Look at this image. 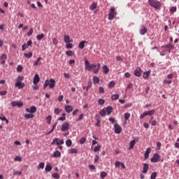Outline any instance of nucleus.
<instances>
[{
	"label": "nucleus",
	"instance_id": "f257e3e1",
	"mask_svg": "<svg viewBox=\"0 0 179 179\" xmlns=\"http://www.w3.org/2000/svg\"><path fill=\"white\" fill-rule=\"evenodd\" d=\"M148 4L157 10H160L162 8V3L157 0H148Z\"/></svg>",
	"mask_w": 179,
	"mask_h": 179
},
{
	"label": "nucleus",
	"instance_id": "f03ea898",
	"mask_svg": "<svg viewBox=\"0 0 179 179\" xmlns=\"http://www.w3.org/2000/svg\"><path fill=\"white\" fill-rule=\"evenodd\" d=\"M48 86L50 89H54L55 87V80L53 78H50V80H46L43 85V89H46Z\"/></svg>",
	"mask_w": 179,
	"mask_h": 179
},
{
	"label": "nucleus",
	"instance_id": "7ed1b4c3",
	"mask_svg": "<svg viewBox=\"0 0 179 179\" xmlns=\"http://www.w3.org/2000/svg\"><path fill=\"white\" fill-rule=\"evenodd\" d=\"M117 16V13H115V8L112 7L110 10V13L108 14V20H113L114 17Z\"/></svg>",
	"mask_w": 179,
	"mask_h": 179
},
{
	"label": "nucleus",
	"instance_id": "20e7f679",
	"mask_svg": "<svg viewBox=\"0 0 179 179\" xmlns=\"http://www.w3.org/2000/svg\"><path fill=\"white\" fill-rule=\"evenodd\" d=\"M64 139H60L58 138H55L52 142L51 143V145H57V146H59V145H64Z\"/></svg>",
	"mask_w": 179,
	"mask_h": 179
},
{
	"label": "nucleus",
	"instance_id": "39448f33",
	"mask_svg": "<svg viewBox=\"0 0 179 179\" xmlns=\"http://www.w3.org/2000/svg\"><path fill=\"white\" fill-rule=\"evenodd\" d=\"M160 155L155 153L153 155V157L151 158L152 163H157L160 162Z\"/></svg>",
	"mask_w": 179,
	"mask_h": 179
},
{
	"label": "nucleus",
	"instance_id": "423d86ee",
	"mask_svg": "<svg viewBox=\"0 0 179 179\" xmlns=\"http://www.w3.org/2000/svg\"><path fill=\"white\" fill-rule=\"evenodd\" d=\"M92 69L94 72V73H98L100 69V64H92Z\"/></svg>",
	"mask_w": 179,
	"mask_h": 179
},
{
	"label": "nucleus",
	"instance_id": "0eeeda50",
	"mask_svg": "<svg viewBox=\"0 0 179 179\" xmlns=\"http://www.w3.org/2000/svg\"><path fill=\"white\" fill-rule=\"evenodd\" d=\"M70 127H71V124H69V123L64 122L62 125L61 131L62 132H65V131H69Z\"/></svg>",
	"mask_w": 179,
	"mask_h": 179
},
{
	"label": "nucleus",
	"instance_id": "6e6552de",
	"mask_svg": "<svg viewBox=\"0 0 179 179\" xmlns=\"http://www.w3.org/2000/svg\"><path fill=\"white\" fill-rule=\"evenodd\" d=\"M162 48H167L168 52H171V50H174V45L170 43L162 46Z\"/></svg>",
	"mask_w": 179,
	"mask_h": 179
},
{
	"label": "nucleus",
	"instance_id": "1a4fd4ad",
	"mask_svg": "<svg viewBox=\"0 0 179 179\" xmlns=\"http://www.w3.org/2000/svg\"><path fill=\"white\" fill-rule=\"evenodd\" d=\"M11 106L13 107H23V102L13 101L11 102Z\"/></svg>",
	"mask_w": 179,
	"mask_h": 179
},
{
	"label": "nucleus",
	"instance_id": "9d476101",
	"mask_svg": "<svg viewBox=\"0 0 179 179\" xmlns=\"http://www.w3.org/2000/svg\"><path fill=\"white\" fill-rule=\"evenodd\" d=\"M85 69H87V71H91L92 70V64H90V63L89 62V60H87V59H85Z\"/></svg>",
	"mask_w": 179,
	"mask_h": 179
},
{
	"label": "nucleus",
	"instance_id": "9b49d317",
	"mask_svg": "<svg viewBox=\"0 0 179 179\" xmlns=\"http://www.w3.org/2000/svg\"><path fill=\"white\" fill-rule=\"evenodd\" d=\"M121 131H122V128L118 124H115V134H121Z\"/></svg>",
	"mask_w": 179,
	"mask_h": 179
},
{
	"label": "nucleus",
	"instance_id": "f8f14e48",
	"mask_svg": "<svg viewBox=\"0 0 179 179\" xmlns=\"http://www.w3.org/2000/svg\"><path fill=\"white\" fill-rule=\"evenodd\" d=\"M145 33H148V29L145 27V25H142L140 29V34H141V36H145Z\"/></svg>",
	"mask_w": 179,
	"mask_h": 179
},
{
	"label": "nucleus",
	"instance_id": "ddd939ff",
	"mask_svg": "<svg viewBox=\"0 0 179 179\" xmlns=\"http://www.w3.org/2000/svg\"><path fill=\"white\" fill-rule=\"evenodd\" d=\"M15 86V87H18V89H23L25 85L24 83H22V81H17Z\"/></svg>",
	"mask_w": 179,
	"mask_h": 179
},
{
	"label": "nucleus",
	"instance_id": "4468645a",
	"mask_svg": "<svg viewBox=\"0 0 179 179\" xmlns=\"http://www.w3.org/2000/svg\"><path fill=\"white\" fill-rule=\"evenodd\" d=\"M141 72H142V69L140 67H137L134 71L135 76H137L138 78L141 77Z\"/></svg>",
	"mask_w": 179,
	"mask_h": 179
},
{
	"label": "nucleus",
	"instance_id": "2eb2a0df",
	"mask_svg": "<svg viewBox=\"0 0 179 179\" xmlns=\"http://www.w3.org/2000/svg\"><path fill=\"white\" fill-rule=\"evenodd\" d=\"M151 152H152V148H147V150L144 154V157L145 159H149V155L150 154Z\"/></svg>",
	"mask_w": 179,
	"mask_h": 179
},
{
	"label": "nucleus",
	"instance_id": "dca6fc26",
	"mask_svg": "<svg viewBox=\"0 0 179 179\" xmlns=\"http://www.w3.org/2000/svg\"><path fill=\"white\" fill-rule=\"evenodd\" d=\"M38 82H40V76H38V74H36L34 78L33 83H34V85H37V83H38Z\"/></svg>",
	"mask_w": 179,
	"mask_h": 179
},
{
	"label": "nucleus",
	"instance_id": "f3484780",
	"mask_svg": "<svg viewBox=\"0 0 179 179\" xmlns=\"http://www.w3.org/2000/svg\"><path fill=\"white\" fill-rule=\"evenodd\" d=\"M148 170H149V164H143V168L142 173H143V174H146V173H148Z\"/></svg>",
	"mask_w": 179,
	"mask_h": 179
},
{
	"label": "nucleus",
	"instance_id": "a211bd4d",
	"mask_svg": "<svg viewBox=\"0 0 179 179\" xmlns=\"http://www.w3.org/2000/svg\"><path fill=\"white\" fill-rule=\"evenodd\" d=\"M64 41L66 43H72V41H73V40L71 39V38L68 35H64Z\"/></svg>",
	"mask_w": 179,
	"mask_h": 179
},
{
	"label": "nucleus",
	"instance_id": "6ab92c4d",
	"mask_svg": "<svg viewBox=\"0 0 179 179\" xmlns=\"http://www.w3.org/2000/svg\"><path fill=\"white\" fill-rule=\"evenodd\" d=\"M72 110H73V108L71 106H65V111L66 113H68L69 114L70 113H72Z\"/></svg>",
	"mask_w": 179,
	"mask_h": 179
},
{
	"label": "nucleus",
	"instance_id": "aec40b11",
	"mask_svg": "<svg viewBox=\"0 0 179 179\" xmlns=\"http://www.w3.org/2000/svg\"><path fill=\"white\" fill-rule=\"evenodd\" d=\"M102 69H103V73H104V75H107V73H108V72H110V69H108V66H107L106 65L102 66Z\"/></svg>",
	"mask_w": 179,
	"mask_h": 179
},
{
	"label": "nucleus",
	"instance_id": "412c9836",
	"mask_svg": "<svg viewBox=\"0 0 179 179\" xmlns=\"http://www.w3.org/2000/svg\"><path fill=\"white\" fill-rule=\"evenodd\" d=\"M87 41H82L78 45V48H80V50H83V48H85V44H87Z\"/></svg>",
	"mask_w": 179,
	"mask_h": 179
},
{
	"label": "nucleus",
	"instance_id": "4be33fe9",
	"mask_svg": "<svg viewBox=\"0 0 179 179\" xmlns=\"http://www.w3.org/2000/svg\"><path fill=\"white\" fill-rule=\"evenodd\" d=\"M105 110L108 115H110V114L113 113V107L111 106H108L106 108H105Z\"/></svg>",
	"mask_w": 179,
	"mask_h": 179
},
{
	"label": "nucleus",
	"instance_id": "5701e85b",
	"mask_svg": "<svg viewBox=\"0 0 179 179\" xmlns=\"http://www.w3.org/2000/svg\"><path fill=\"white\" fill-rule=\"evenodd\" d=\"M136 145V141L134 140L131 141L129 143V149L131 150V149H134V147Z\"/></svg>",
	"mask_w": 179,
	"mask_h": 179
},
{
	"label": "nucleus",
	"instance_id": "b1692460",
	"mask_svg": "<svg viewBox=\"0 0 179 179\" xmlns=\"http://www.w3.org/2000/svg\"><path fill=\"white\" fill-rule=\"evenodd\" d=\"M52 157H61V152L56 150L52 155Z\"/></svg>",
	"mask_w": 179,
	"mask_h": 179
},
{
	"label": "nucleus",
	"instance_id": "393cba45",
	"mask_svg": "<svg viewBox=\"0 0 179 179\" xmlns=\"http://www.w3.org/2000/svg\"><path fill=\"white\" fill-rule=\"evenodd\" d=\"M24 118H26V120H30V118H34V115L33 113L25 114Z\"/></svg>",
	"mask_w": 179,
	"mask_h": 179
},
{
	"label": "nucleus",
	"instance_id": "a878e982",
	"mask_svg": "<svg viewBox=\"0 0 179 179\" xmlns=\"http://www.w3.org/2000/svg\"><path fill=\"white\" fill-rule=\"evenodd\" d=\"M96 8H97V3L96 2L92 3V4L90 6V10H94Z\"/></svg>",
	"mask_w": 179,
	"mask_h": 179
},
{
	"label": "nucleus",
	"instance_id": "bb28decb",
	"mask_svg": "<svg viewBox=\"0 0 179 179\" xmlns=\"http://www.w3.org/2000/svg\"><path fill=\"white\" fill-rule=\"evenodd\" d=\"M99 114L101 117H106V114H107V112L106 111V108L101 110Z\"/></svg>",
	"mask_w": 179,
	"mask_h": 179
},
{
	"label": "nucleus",
	"instance_id": "cd10ccee",
	"mask_svg": "<svg viewBox=\"0 0 179 179\" xmlns=\"http://www.w3.org/2000/svg\"><path fill=\"white\" fill-rule=\"evenodd\" d=\"M145 115L148 116V115H153L155 114V110L152 109L151 110H148V111H145Z\"/></svg>",
	"mask_w": 179,
	"mask_h": 179
},
{
	"label": "nucleus",
	"instance_id": "c85d7f7f",
	"mask_svg": "<svg viewBox=\"0 0 179 179\" xmlns=\"http://www.w3.org/2000/svg\"><path fill=\"white\" fill-rule=\"evenodd\" d=\"M37 111V108H36V106H32L30 108V113L31 114H34V113H36Z\"/></svg>",
	"mask_w": 179,
	"mask_h": 179
},
{
	"label": "nucleus",
	"instance_id": "c756f323",
	"mask_svg": "<svg viewBox=\"0 0 179 179\" xmlns=\"http://www.w3.org/2000/svg\"><path fill=\"white\" fill-rule=\"evenodd\" d=\"M153 118H154L153 116H152L150 120V124L155 127V126L157 125V122H156V120H153Z\"/></svg>",
	"mask_w": 179,
	"mask_h": 179
},
{
	"label": "nucleus",
	"instance_id": "7c9ffc66",
	"mask_svg": "<svg viewBox=\"0 0 179 179\" xmlns=\"http://www.w3.org/2000/svg\"><path fill=\"white\" fill-rule=\"evenodd\" d=\"M99 82H100V78L99 77H97V76H94V78H93V83L94 84H97V83H99Z\"/></svg>",
	"mask_w": 179,
	"mask_h": 179
},
{
	"label": "nucleus",
	"instance_id": "2f4dec72",
	"mask_svg": "<svg viewBox=\"0 0 179 179\" xmlns=\"http://www.w3.org/2000/svg\"><path fill=\"white\" fill-rule=\"evenodd\" d=\"M66 145L68 148H71V146H72V140L71 139L66 140Z\"/></svg>",
	"mask_w": 179,
	"mask_h": 179
},
{
	"label": "nucleus",
	"instance_id": "473e14b6",
	"mask_svg": "<svg viewBox=\"0 0 179 179\" xmlns=\"http://www.w3.org/2000/svg\"><path fill=\"white\" fill-rule=\"evenodd\" d=\"M45 171H51V170H52V167L51 166V165H50V164H48L45 166Z\"/></svg>",
	"mask_w": 179,
	"mask_h": 179
},
{
	"label": "nucleus",
	"instance_id": "72a5a7b5",
	"mask_svg": "<svg viewBox=\"0 0 179 179\" xmlns=\"http://www.w3.org/2000/svg\"><path fill=\"white\" fill-rule=\"evenodd\" d=\"M45 166V164H44V162H41L39 163L38 166H37L38 170H40V169H41L43 170V169H44V166Z\"/></svg>",
	"mask_w": 179,
	"mask_h": 179
},
{
	"label": "nucleus",
	"instance_id": "f704fd0d",
	"mask_svg": "<svg viewBox=\"0 0 179 179\" xmlns=\"http://www.w3.org/2000/svg\"><path fill=\"white\" fill-rule=\"evenodd\" d=\"M41 59V57L37 58L36 62H34V66H37V65H40L41 64V62H40Z\"/></svg>",
	"mask_w": 179,
	"mask_h": 179
},
{
	"label": "nucleus",
	"instance_id": "c9c22d12",
	"mask_svg": "<svg viewBox=\"0 0 179 179\" xmlns=\"http://www.w3.org/2000/svg\"><path fill=\"white\" fill-rule=\"evenodd\" d=\"M24 55L26 58H31L33 57V52H29V53H24Z\"/></svg>",
	"mask_w": 179,
	"mask_h": 179
},
{
	"label": "nucleus",
	"instance_id": "e433bc0d",
	"mask_svg": "<svg viewBox=\"0 0 179 179\" xmlns=\"http://www.w3.org/2000/svg\"><path fill=\"white\" fill-rule=\"evenodd\" d=\"M149 75H150V71L144 72V73H143L144 79H148V78H149Z\"/></svg>",
	"mask_w": 179,
	"mask_h": 179
},
{
	"label": "nucleus",
	"instance_id": "4c0bfd02",
	"mask_svg": "<svg viewBox=\"0 0 179 179\" xmlns=\"http://www.w3.org/2000/svg\"><path fill=\"white\" fill-rule=\"evenodd\" d=\"M112 100H118L120 99V95L118 94H113L111 96Z\"/></svg>",
	"mask_w": 179,
	"mask_h": 179
},
{
	"label": "nucleus",
	"instance_id": "58836bf2",
	"mask_svg": "<svg viewBox=\"0 0 179 179\" xmlns=\"http://www.w3.org/2000/svg\"><path fill=\"white\" fill-rule=\"evenodd\" d=\"M131 117V113H124V120L125 121H128L129 118Z\"/></svg>",
	"mask_w": 179,
	"mask_h": 179
},
{
	"label": "nucleus",
	"instance_id": "ea45409f",
	"mask_svg": "<svg viewBox=\"0 0 179 179\" xmlns=\"http://www.w3.org/2000/svg\"><path fill=\"white\" fill-rule=\"evenodd\" d=\"M104 103H106V101L103 99H99L98 100V104L99 106H103V104H104Z\"/></svg>",
	"mask_w": 179,
	"mask_h": 179
},
{
	"label": "nucleus",
	"instance_id": "a19ab883",
	"mask_svg": "<svg viewBox=\"0 0 179 179\" xmlns=\"http://www.w3.org/2000/svg\"><path fill=\"white\" fill-rule=\"evenodd\" d=\"M114 86H115V82H114L113 80L110 81L108 84V87L113 88L114 87Z\"/></svg>",
	"mask_w": 179,
	"mask_h": 179
},
{
	"label": "nucleus",
	"instance_id": "79ce46f5",
	"mask_svg": "<svg viewBox=\"0 0 179 179\" xmlns=\"http://www.w3.org/2000/svg\"><path fill=\"white\" fill-rule=\"evenodd\" d=\"M0 120H1V121H6V124H9V120H8L5 116H0Z\"/></svg>",
	"mask_w": 179,
	"mask_h": 179
},
{
	"label": "nucleus",
	"instance_id": "37998d69",
	"mask_svg": "<svg viewBox=\"0 0 179 179\" xmlns=\"http://www.w3.org/2000/svg\"><path fill=\"white\" fill-rule=\"evenodd\" d=\"M66 54L68 55V57H72L73 56V51L72 50L66 51Z\"/></svg>",
	"mask_w": 179,
	"mask_h": 179
},
{
	"label": "nucleus",
	"instance_id": "c03bdc74",
	"mask_svg": "<svg viewBox=\"0 0 179 179\" xmlns=\"http://www.w3.org/2000/svg\"><path fill=\"white\" fill-rule=\"evenodd\" d=\"M36 38L37 40H43L44 38V34L37 35Z\"/></svg>",
	"mask_w": 179,
	"mask_h": 179
},
{
	"label": "nucleus",
	"instance_id": "a18cd8bd",
	"mask_svg": "<svg viewBox=\"0 0 179 179\" xmlns=\"http://www.w3.org/2000/svg\"><path fill=\"white\" fill-rule=\"evenodd\" d=\"M106 177H107V173H106L104 171L101 172V178L102 179H104V178H106Z\"/></svg>",
	"mask_w": 179,
	"mask_h": 179
},
{
	"label": "nucleus",
	"instance_id": "49530a36",
	"mask_svg": "<svg viewBox=\"0 0 179 179\" xmlns=\"http://www.w3.org/2000/svg\"><path fill=\"white\" fill-rule=\"evenodd\" d=\"M90 87H92V84L88 85L87 87H83V90H86V92H88Z\"/></svg>",
	"mask_w": 179,
	"mask_h": 179
},
{
	"label": "nucleus",
	"instance_id": "de8ad7c7",
	"mask_svg": "<svg viewBox=\"0 0 179 179\" xmlns=\"http://www.w3.org/2000/svg\"><path fill=\"white\" fill-rule=\"evenodd\" d=\"M157 176V173L153 172V173L151 174L150 178H151V179H156V176Z\"/></svg>",
	"mask_w": 179,
	"mask_h": 179
},
{
	"label": "nucleus",
	"instance_id": "09e8293b",
	"mask_svg": "<svg viewBox=\"0 0 179 179\" xmlns=\"http://www.w3.org/2000/svg\"><path fill=\"white\" fill-rule=\"evenodd\" d=\"M15 162H22V157L20 156H16V157L14 159Z\"/></svg>",
	"mask_w": 179,
	"mask_h": 179
},
{
	"label": "nucleus",
	"instance_id": "8fccbe9b",
	"mask_svg": "<svg viewBox=\"0 0 179 179\" xmlns=\"http://www.w3.org/2000/svg\"><path fill=\"white\" fill-rule=\"evenodd\" d=\"M73 45H72V43H71V42L66 43V48H73Z\"/></svg>",
	"mask_w": 179,
	"mask_h": 179
},
{
	"label": "nucleus",
	"instance_id": "3c124183",
	"mask_svg": "<svg viewBox=\"0 0 179 179\" xmlns=\"http://www.w3.org/2000/svg\"><path fill=\"white\" fill-rule=\"evenodd\" d=\"M27 48H29V45H27L26 43H24L22 46V51H24Z\"/></svg>",
	"mask_w": 179,
	"mask_h": 179
},
{
	"label": "nucleus",
	"instance_id": "603ef678",
	"mask_svg": "<svg viewBox=\"0 0 179 179\" xmlns=\"http://www.w3.org/2000/svg\"><path fill=\"white\" fill-rule=\"evenodd\" d=\"M70 153L73 154V153H78V150L76 148H71L70 149Z\"/></svg>",
	"mask_w": 179,
	"mask_h": 179
},
{
	"label": "nucleus",
	"instance_id": "864d4df0",
	"mask_svg": "<svg viewBox=\"0 0 179 179\" xmlns=\"http://www.w3.org/2000/svg\"><path fill=\"white\" fill-rule=\"evenodd\" d=\"M100 149H101V145H97L96 147H95L94 148V152H99V150H100Z\"/></svg>",
	"mask_w": 179,
	"mask_h": 179
},
{
	"label": "nucleus",
	"instance_id": "5fc2aeb1",
	"mask_svg": "<svg viewBox=\"0 0 179 179\" xmlns=\"http://www.w3.org/2000/svg\"><path fill=\"white\" fill-rule=\"evenodd\" d=\"M85 142H86V138L82 137L80 140V143H81V145H83V143H85Z\"/></svg>",
	"mask_w": 179,
	"mask_h": 179
},
{
	"label": "nucleus",
	"instance_id": "6e6d98bb",
	"mask_svg": "<svg viewBox=\"0 0 179 179\" xmlns=\"http://www.w3.org/2000/svg\"><path fill=\"white\" fill-rule=\"evenodd\" d=\"M17 72H22V71H23V66H22V65L17 66Z\"/></svg>",
	"mask_w": 179,
	"mask_h": 179
},
{
	"label": "nucleus",
	"instance_id": "4d7b16f0",
	"mask_svg": "<svg viewBox=\"0 0 179 179\" xmlns=\"http://www.w3.org/2000/svg\"><path fill=\"white\" fill-rule=\"evenodd\" d=\"M51 119H52L51 115H48V116L46 117V120H47L48 124H51Z\"/></svg>",
	"mask_w": 179,
	"mask_h": 179
},
{
	"label": "nucleus",
	"instance_id": "13d9d810",
	"mask_svg": "<svg viewBox=\"0 0 179 179\" xmlns=\"http://www.w3.org/2000/svg\"><path fill=\"white\" fill-rule=\"evenodd\" d=\"M52 177H53V178L58 179V178H59L60 176L57 173H55L52 174Z\"/></svg>",
	"mask_w": 179,
	"mask_h": 179
},
{
	"label": "nucleus",
	"instance_id": "bf43d9fd",
	"mask_svg": "<svg viewBox=\"0 0 179 179\" xmlns=\"http://www.w3.org/2000/svg\"><path fill=\"white\" fill-rule=\"evenodd\" d=\"M23 79H24V77L22 76H19L17 78V82H21V80H23Z\"/></svg>",
	"mask_w": 179,
	"mask_h": 179
},
{
	"label": "nucleus",
	"instance_id": "052dcab7",
	"mask_svg": "<svg viewBox=\"0 0 179 179\" xmlns=\"http://www.w3.org/2000/svg\"><path fill=\"white\" fill-rule=\"evenodd\" d=\"M170 12H172L173 13H174V12H177V7H171Z\"/></svg>",
	"mask_w": 179,
	"mask_h": 179
},
{
	"label": "nucleus",
	"instance_id": "680f3d73",
	"mask_svg": "<svg viewBox=\"0 0 179 179\" xmlns=\"http://www.w3.org/2000/svg\"><path fill=\"white\" fill-rule=\"evenodd\" d=\"M120 166H121V162L117 161V162L115 163V166L116 168H118V167H120Z\"/></svg>",
	"mask_w": 179,
	"mask_h": 179
},
{
	"label": "nucleus",
	"instance_id": "e2e57ef3",
	"mask_svg": "<svg viewBox=\"0 0 179 179\" xmlns=\"http://www.w3.org/2000/svg\"><path fill=\"white\" fill-rule=\"evenodd\" d=\"M6 58H8V56H6V54H3V55H1V60H6Z\"/></svg>",
	"mask_w": 179,
	"mask_h": 179
},
{
	"label": "nucleus",
	"instance_id": "0e129e2a",
	"mask_svg": "<svg viewBox=\"0 0 179 179\" xmlns=\"http://www.w3.org/2000/svg\"><path fill=\"white\" fill-rule=\"evenodd\" d=\"M52 43L54 45H57V44H58V40H57V38H52Z\"/></svg>",
	"mask_w": 179,
	"mask_h": 179
},
{
	"label": "nucleus",
	"instance_id": "69168bd1",
	"mask_svg": "<svg viewBox=\"0 0 179 179\" xmlns=\"http://www.w3.org/2000/svg\"><path fill=\"white\" fill-rule=\"evenodd\" d=\"M59 113H61V110L59 108L55 109V114L58 115Z\"/></svg>",
	"mask_w": 179,
	"mask_h": 179
},
{
	"label": "nucleus",
	"instance_id": "338daca9",
	"mask_svg": "<svg viewBox=\"0 0 179 179\" xmlns=\"http://www.w3.org/2000/svg\"><path fill=\"white\" fill-rule=\"evenodd\" d=\"M99 93H102V94L104 93V87H99Z\"/></svg>",
	"mask_w": 179,
	"mask_h": 179
},
{
	"label": "nucleus",
	"instance_id": "774afa93",
	"mask_svg": "<svg viewBox=\"0 0 179 179\" xmlns=\"http://www.w3.org/2000/svg\"><path fill=\"white\" fill-rule=\"evenodd\" d=\"M33 31H34L33 28H31L27 34V36H31V34H33Z\"/></svg>",
	"mask_w": 179,
	"mask_h": 179
}]
</instances>
